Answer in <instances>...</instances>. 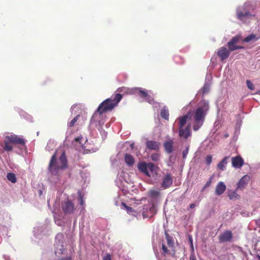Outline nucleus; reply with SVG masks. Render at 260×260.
I'll return each instance as SVG.
<instances>
[{
  "mask_svg": "<svg viewBox=\"0 0 260 260\" xmlns=\"http://www.w3.org/2000/svg\"><path fill=\"white\" fill-rule=\"evenodd\" d=\"M68 167V161L65 153L60 155L56 151L51 157L48 165V180L52 183H57L62 177Z\"/></svg>",
  "mask_w": 260,
  "mask_h": 260,
  "instance_id": "nucleus-1",
  "label": "nucleus"
},
{
  "mask_svg": "<svg viewBox=\"0 0 260 260\" xmlns=\"http://www.w3.org/2000/svg\"><path fill=\"white\" fill-rule=\"evenodd\" d=\"M209 109L208 101L203 99L198 104L196 109L192 114L194 131H197L203 125Z\"/></svg>",
  "mask_w": 260,
  "mask_h": 260,
  "instance_id": "nucleus-2",
  "label": "nucleus"
},
{
  "mask_svg": "<svg viewBox=\"0 0 260 260\" xmlns=\"http://www.w3.org/2000/svg\"><path fill=\"white\" fill-rule=\"evenodd\" d=\"M256 16L254 8L249 2L238 7L236 9V18L243 23H248Z\"/></svg>",
  "mask_w": 260,
  "mask_h": 260,
  "instance_id": "nucleus-3",
  "label": "nucleus"
},
{
  "mask_svg": "<svg viewBox=\"0 0 260 260\" xmlns=\"http://www.w3.org/2000/svg\"><path fill=\"white\" fill-rule=\"evenodd\" d=\"M106 117V116L105 114L100 111H99V110L97 109L91 117L89 125V129L90 130L92 129L90 133L92 137H93L94 135L93 129L95 127L100 132L102 139L105 140L106 139L107 137V133L102 128V126L105 121Z\"/></svg>",
  "mask_w": 260,
  "mask_h": 260,
  "instance_id": "nucleus-4",
  "label": "nucleus"
},
{
  "mask_svg": "<svg viewBox=\"0 0 260 260\" xmlns=\"http://www.w3.org/2000/svg\"><path fill=\"white\" fill-rule=\"evenodd\" d=\"M73 144L77 149L84 153L94 152L99 149L98 146H92L91 144L88 142L87 139L81 135L75 139Z\"/></svg>",
  "mask_w": 260,
  "mask_h": 260,
  "instance_id": "nucleus-5",
  "label": "nucleus"
},
{
  "mask_svg": "<svg viewBox=\"0 0 260 260\" xmlns=\"http://www.w3.org/2000/svg\"><path fill=\"white\" fill-rule=\"evenodd\" d=\"M134 93L145 101L153 105L154 108L158 109L160 108V104L155 102L154 100L153 93L151 90H146L141 87H135L132 89Z\"/></svg>",
  "mask_w": 260,
  "mask_h": 260,
  "instance_id": "nucleus-6",
  "label": "nucleus"
},
{
  "mask_svg": "<svg viewBox=\"0 0 260 260\" xmlns=\"http://www.w3.org/2000/svg\"><path fill=\"white\" fill-rule=\"evenodd\" d=\"M122 99V95L120 93H117L114 96H111L110 98L104 100L99 106L98 109L99 111L105 114L108 111H111Z\"/></svg>",
  "mask_w": 260,
  "mask_h": 260,
  "instance_id": "nucleus-7",
  "label": "nucleus"
},
{
  "mask_svg": "<svg viewBox=\"0 0 260 260\" xmlns=\"http://www.w3.org/2000/svg\"><path fill=\"white\" fill-rule=\"evenodd\" d=\"M61 209L66 215H73L76 210L74 203L68 199H65L62 202Z\"/></svg>",
  "mask_w": 260,
  "mask_h": 260,
  "instance_id": "nucleus-8",
  "label": "nucleus"
},
{
  "mask_svg": "<svg viewBox=\"0 0 260 260\" xmlns=\"http://www.w3.org/2000/svg\"><path fill=\"white\" fill-rule=\"evenodd\" d=\"M138 169L145 175L150 177V173H153L155 172V167L153 164L145 162H140L138 165Z\"/></svg>",
  "mask_w": 260,
  "mask_h": 260,
  "instance_id": "nucleus-9",
  "label": "nucleus"
},
{
  "mask_svg": "<svg viewBox=\"0 0 260 260\" xmlns=\"http://www.w3.org/2000/svg\"><path fill=\"white\" fill-rule=\"evenodd\" d=\"M118 180L121 182V184L119 186V187H124L125 189H122L123 190H125L127 192H129V191L128 189L127 185L131 181L129 178V175L127 173L122 171L118 175Z\"/></svg>",
  "mask_w": 260,
  "mask_h": 260,
  "instance_id": "nucleus-10",
  "label": "nucleus"
},
{
  "mask_svg": "<svg viewBox=\"0 0 260 260\" xmlns=\"http://www.w3.org/2000/svg\"><path fill=\"white\" fill-rule=\"evenodd\" d=\"M8 140L10 141L13 144H17L20 145L22 147H25L26 141L22 136H19L14 134L6 136Z\"/></svg>",
  "mask_w": 260,
  "mask_h": 260,
  "instance_id": "nucleus-11",
  "label": "nucleus"
},
{
  "mask_svg": "<svg viewBox=\"0 0 260 260\" xmlns=\"http://www.w3.org/2000/svg\"><path fill=\"white\" fill-rule=\"evenodd\" d=\"M250 180V177L248 175L243 176L237 184V190H243L247 185Z\"/></svg>",
  "mask_w": 260,
  "mask_h": 260,
  "instance_id": "nucleus-12",
  "label": "nucleus"
},
{
  "mask_svg": "<svg viewBox=\"0 0 260 260\" xmlns=\"http://www.w3.org/2000/svg\"><path fill=\"white\" fill-rule=\"evenodd\" d=\"M179 136L183 140H186L191 136L190 130V125H188L183 128L179 129Z\"/></svg>",
  "mask_w": 260,
  "mask_h": 260,
  "instance_id": "nucleus-13",
  "label": "nucleus"
},
{
  "mask_svg": "<svg viewBox=\"0 0 260 260\" xmlns=\"http://www.w3.org/2000/svg\"><path fill=\"white\" fill-rule=\"evenodd\" d=\"M173 179L172 175L170 173L167 174L163 178L161 186L163 189H166L172 184Z\"/></svg>",
  "mask_w": 260,
  "mask_h": 260,
  "instance_id": "nucleus-14",
  "label": "nucleus"
},
{
  "mask_svg": "<svg viewBox=\"0 0 260 260\" xmlns=\"http://www.w3.org/2000/svg\"><path fill=\"white\" fill-rule=\"evenodd\" d=\"M229 49L225 47H222L217 52L218 56L222 61L227 59L230 55Z\"/></svg>",
  "mask_w": 260,
  "mask_h": 260,
  "instance_id": "nucleus-15",
  "label": "nucleus"
},
{
  "mask_svg": "<svg viewBox=\"0 0 260 260\" xmlns=\"http://www.w3.org/2000/svg\"><path fill=\"white\" fill-rule=\"evenodd\" d=\"M240 36H237L233 37L231 40L228 42V46L230 51H233L235 50L242 49L243 47L239 46V47H233L232 45L233 44H237L240 41Z\"/></svg>",
  "mask_w": 260,
  "mask_h": 260,
  "instance_id": "nucleus-16",
  "label": "nucleus"
},
{
  "mask_svg": "<svg viewBox=\"0 0 260 260\" xmlns=\"http://www.w3.org/2000/svg\"><path fill=\"white\" fill-rule=\"evenodd\" d=\"M232 163L234 168L240 169L243 166L244 160L240 156H236L232 158Z\"/></svg>",
  "mask_w": 260,
  "mask_h": 260,
  "instance_id": "nucleus-17",
  "label": "nucleus"
},
{
  "mask_svg": "<svg viewBox=\"0 0 260 260\" xmlns=\"http://www.w3.org/2000/svg\"><path fill=\"white\" fill-rule=\"evenodd\" d=\"M226 188L223 182L220 181L218 183L215 188V194L217 196L221 195Z\"/></svg>",
  "mask_w": 260,
  "mask_h": 260,
  "instance_id": "nucleus-18",
  "label": "nucleus"
},
{
  "mask_svg": "<svg viewBox=\"0 0 260 260\" xmlns=\"http://www.w3.org/2000/svg\"><path fill=\"white\" fill-rule=\"evenodd\" d=\"M232 238V233L231 231H225L221 234L219 237V240L222 242L230 241Z\"/></svg>",
  "mask_w": 260,
  "mask_h": 260,
  "instance_id": "nucleus-19",
  "label": "nucleus"
},
{
  "mask_svg": "<svg viewBox=\"0 0 260 260\" xmlns=\"http://www.w3.org/2000/svg\"><path fill=\"white\" fill-rule=\"evenodd\" d=\"M160 143L154 141H148L146 142L147 148L149 149L157 150L159 148Z\"/></svg>",
  "mask_w": 260,
  "mask_h": 260,
  "instance_id": "nucleus-20",
  "label": "nucleus"
},
{
  "mask_svg": "<svg viewBox=\"0 0 260 260\" xmlns=\"http://www.w3.org/2000/svg\"><path fill=\"white\" fill-rule=\"evenodd\" d=\"M155 207L153 205H152L151 207H149V211H144L142 212V215L144 218H150L152 217L155 213Z\"/></svg>",
  "mask_w": 260,
  "mask_h": 260,
  "instance_id": "nucleus-21",
  "label": "nucleus"
},
{
  "mask_svg": "<svg viewBox=\"0 0 260 260\" xmlns=\"http://www.w3.org/2000/svg\"><path fill=\"white\" fill-rule=\"evenodd\" d=\"M189 114H187L183 116L179 117V129L185 127L184 125L186 124L187 121L189 119Z\"/></svg>",
  "mask_w": 260,
  "mask_h": 260,
  "instance_id": "nucleus-22",
  "label": "nucleus"
},
{
  "mask_svg": "<svg viewBox=\"0 0 260 260\" xmlns=\"http://www.w3.org/2000/svg\"><path fill=\"white\" fill-rule=\"evenodd\" d=\"M11 144L10 141H9L8 138L6 136L4 140V150L7 152L12 151L13 150V146Z\"/></svg>",
  "mask_w": 260,
  "mask_h": 260,
  "instance_id": "nucleus-23",
  "label": "nucleus"
},
{
  "mask_svg": "<svg viewBox=\"0 0 260 260\" xmlns=\"http://www.w3.org/2000/svg\"><path fill=\"white\" fill-rule=\"evenodd\" d=\"M124 159L125 164L128 166H132L135 162L134 157L129 154L126 153L124 155Z\"/></svg>",
  "mask_w": 260,
  "mask_h": 260,
  "instance_id": "nucleus-24",
  "label": "nucleus"
},
{
  "mask_svg": "<svg viewBox=\"0 0 260 260\" xmlns=\"http://www.w3.org/2000/svg\"><path fill=\"white\" fill-rule=\"evenodd\" d=\"M259 38L260 35L257 36L254 34H251L245 38V39L243 40V41L246 43H248L252 41H257L259 39Z\"/></svg>",
  "mask_w": 260,
  "mask_h": 260,
  "instance_id": "nucleus-25",
  "label": "nucleus"
},
{
  "mask_svg": "<svg viewBox=\"0 0 260 260\" xmlns=\"http://www.w3.org/2000/svg\"><path fill=\"white\" fill-rule=\"evenodd\" d=\"M229 158V157L228 156L224 157L218 164L217 168L221 171H224L226 168Z\"/></svg>",
  "mask_w": 260,
  "mask_h": 260,
  "instance_id": "nucleus-26",
  "label": "nucleus"
},
{
  "mask_svg": "<svg viewBox=\"0 0 260 260\" xmlns=\"http://www.w3.org/2000/svg\"><path fill=\"white\" fill-rule=\"evenodd\" d=\"M210 83L206 82L203 87L201 89L200 92L202 93V96H204L208 93L210 90Z\"/></svg>",
  "mask_w": 260,
  "mask_h": 260,
  "instance_id": "nucleus-27",
  "label": "nucleus"
},
{
  "mask_svg": "<svg viewBox=\"0 0 260 260\" xmlns=\"http://www.w3.org/2000/svg\"><path fill=\"white\" fill-rule=\"evenodd\" d=\"M164 147L166 152L171 153L173 151V141L170 140L164 143Z\"/></svg>",
  "mask_w": 260,
  "mask_h": 260,
  "instance_id": "nucleus-28",
  "label": "nucleus"
},
{
  "mask_svg": "<svg viewBox=\"0 0 260 260\" xmlns=\"http://www.w3.org/2000/svg\"><path fill=\"white\" fill-rule=\"evenodd\" d=\"M64 250L63 246L62 244H58L56 242L55 244V253L56 255L58 256L63 253V251Z\"/></svg>",
  "mask_w": 260,
  "mask_h": 260,
  "instance_id": "nucleus-29",
  "label": "nucleus"
},
{
  "mask_svg": "<svg viewBox=\"0 0 260 260\" xmlns=\"http://www.w3.org/2000/svg\"><path fill=\"white\" fill-rule=\"evenodd\" d=\"M161 117L165 120H169V110L167 107L164 106L160 111Z\"/></svg>",
  "mask_w": 260,
  "mask_h": 260,
  "instance_id": "nucleus-30",
  "label": "nucleus"
},
{
  "mask_svg": "<svg viewBox=\"0 0 260 260\" xmlns=\"http://www.w3.org/2000/svg\"><path fill=\"white\" fill-rule=\"evenodd\" d=\"M121 208H123L124 209L126 210L127 212L131 214H132L133 215H135L136 211H134V210L133 209V208L131 207L127 206L124 203L121 202Z\"/></svg>",
  "mask_w": 260,
  "mask_h": 260,
  "instance_id": "nucleus-31",
  "label": "nucleus"
},
{
  "mask_svg": "<svg viewBox=\"0 0 260 260\" xmlns=\"http://www.w3.org/2000/svg\"><path fill=\"white\" fill-rule=\"evenodd\" d=\"M228 197L232 200H236L239 199V196L235 191H229Z\"/></svg>",
  "mask_w": 260,
  "mask_h": 260,
  "instance_id": "nucleus-32",
  "label": "nucleus"
},
{
  "mask_svg": "<svg viewBox=\"0 0 260 260\" xmlns=\"http://www.w3.org/2000/svg\"><path fill=\"white\" fill-rule=\"evenodd\" d=\"M53 214L54 221H55V223L59 226H61L62 225V224L63 223V221L61 219H59L58 218V216L57 214V213L55 212L54 210L53 211Z\"/></svg>",
  "mask_w": 260,
  "mask_h": 260,
  "instance_id": "nucleus-33",
  "label": "nucleus"
},
{
  "mask_svg": "<svg viewBox=\"0 0 260 260\" xmlns=\"http://www.w3.org/2000/svg\"><path fill=\"white\" fill-rule=\"evenodd\" d=\"M160 192L157 190L152 189L149 192V196L152 198H157L159 196Z\"/></svg>",
  "mask_w": 260,
  "mask_h": 260,
  "instance_id": "nucleus-34",
  "label": "nucleus"
},
{
  "mask_svg": "<svg viewBox=\"0 0 260 260\" xmlns=\"http://www.w3.org/2000/svg\"><path fill=\"white\" fill-rule=\"evenodd\" d=\"M7 178L8 180L12 183H15L16 182V177L15 174L13 173H9L7 174Z\"/></svg>",
  "mask_w": 260,
  "mask_h": 260,
  "instance_id": "nucleus-35",
  "label": "nucleus"
},
{
  "mask_svg": "<svg viewBox=\"0 0 260 260\" xmlns=\"http://www.w3.org/2000/svg\"><path fill=\"white\" fill-rule=\"evenodd\" d=\"M166 236L167 241V244L168 245L169 247L173 248L174 244L173 238L169 236V235L167 233H166Z\"/></svg>",
  "mask_w": 260,
  "mask_h": 260,
  "instance_id": "nucleus-36",
  "label": "nucleus"
},
{
  "mask_svg": "<svg viewBox=\"0 0 260 260\" xmlns=\"http://www.w3.org/2000/svg\"><path fill=\"white\" fill-rule=\"evenodd\" d=\"M78 199H79V204L81 206H82V208H81V210H83L84 209V200H83V196L81 194V192L79 191L78 192Z\"/></svg>",
  "mask_w": 260,
  "mask_h": 260,
  "instance_id": "nucleus-37",
  "label": "nucleus"
},
{
  "mask_svg": "<svg viewBox=\"0 0 260 260\" xmlns=\"http://www.w3.org/2000/svg\"><path fill=\"white\" fill-rule=\"evenodd\" d=\"M80 117V115L78 114L75 118H74L72 120H71L69 122L68 126L70 127L73 126L75 125V123L77 122L79 117Z\"/></svg>",
  "mask_w": 260,
  "mask_h": 260,
  "instance_id": "nucleus-38",
  "label": "nucleus"
},
{
  "mask_svg": "<svg viewBox=\"0 0 260 260\" xmlns=\"http://www.w3.org/2000/svg\"><path fill=\"white\" fill-rule=\"evenodd\" d=\"M63 235L61 233L58 234L56 236V243L62 244Z\"/></svg>",
  "mask_w": 260,
  "mask_h": 260,
  "instance_id": "nucleus-39",
  "label": "nucleus"
},
{
  "mask_svg": "<svg viewBox=\"0 0 260 260\" xmlns=\"http://www.w3.org/2000/svg\"><path fill=\"white\" fill-rule=\"evenodd\" d=\"M159 154L158 153L152 154L151 156V158L154 161H157L159 160Z\"/></svg>",
  "mask_w": 260,
  "mask_h": 260,
  "instance_id": "nucleus-40",
  "label": "nucleus"
},
{
  "mask_svg": "<svg viewBox=\"0 0 260 260\" xmlns=\"http://www.w3.org/2000/svg\"><path fill=\"white\" fill-rule=\"evenodd\" d=\"M246 84H247V86L248 88L249 89H250L251 90L254 89V85H253V83L250 81L247 80L246 81Z\"/></svg>",
  "mask_w": 260,
  "mask_h": 260,
  "instance_id": "nucleus-41",
  "label": "nucleus"
},
{
  "mask_svg": "<svg viewBox=\"0 0 260 260\" xmlns=\"http://www.w3.org/2000/svg\"><path fill=\"white\" fill-rule=\"evenodd\" d=\"M188 149H189V146H187L186 147V149L185 150H184L182 152V157L185 159L186 158V156H187V155L188 154Z\"/></svg>",
  "mask_w": 260,
  "mask_h": 260,
  "instance_id": "nucleus-42",
  "label": "nucleus"
},
{
  "mask_svg": "<svg viewBox=\"0 0 260 260\" xmlns=\"http://www.w3.org/2000/svg\"><path fill=\"white\" fill-rule=\"evenodd\" d=\"M212 160V157L211 155H208L206 158V162L208 165H209Z\"/></svg>",
  "mask_w": 260,
  "mask_h": 260,
  "instance_id": "nucleus-43",
  "label": "nucleus"
},
{
  "mask_svg": "<svg viewBox=\"0 0 260 260\" xmlns=\"http://www.w3.org/2000/svg\"><path fill=\"white\" fill-rule=\"evenodd\" d=\"M79 109V105H74L71 107V110L73 113V111H76V110Z\"/></svg>",
  "mask_w": 260,
  "mask_h": 260,
  "instance_id": "nucleus-44",
  "label": "nucleus"
},
{
  "mask_svg": "<svg viewBox=\"0 0 260 260\" xmlns=\"http://www.w3.org/2000/svg\"><path fill=\"white\" fill-rule=\"evenodd\" d=\"M212 179V177H210L209 180L206 182V183L204 186V188L207 187L210 185V184L211 183Z\"/></svg>",
  "mask_w": 260,
  "mask_h": 260,
  "instance_id": "nucleus-45",
  "label": "nucleus"
},
{
  "mask_svg": "<svg viewBox=\"0 0 260 260\" xmlns=\"http://www.w3.org/2000/svg\"><path fill=\"white\" fill-rule=\"evenodd\" d=\"M103 260H111V255L110 254H107L104 257Z\"/></svg>",
  "mask_w": 260,
  "mask_h": 260,
  "instance_id": "nucleus-46",
  "label": "nucleus"
},
{
  "mask_svg": "<svg viewBox=\"0 0 260 260\" xmlns=\"http://www.w3.org/2000/svg\"><path fill=\"white\" fill-rule=\"evenodd\" d=\"M162 249L163 252H164V253H168V250L166 246L164 244H162Z\"/></svg>",
  "mask_w": 260,
  "mask_h": 260,
  "instance_id": "nucleus-47",
  "label": "nucleus"
},
{
  "mask_svg": "<svg viewBox=\"0 0 260 260\" xmlns=\"http://www.w3.org/2000/svg\"><path fill=\"white\" fill-rule=\"evenodd\" d=\"M190 260H197L194 253H192L190 256Z\"/></svg>",
  "mask_w": 260,
  "mask_h": 260,
  "instance_id": "nucleus-48",
  "label": "nucleus"
},
{
  "mask_svg": "<svg viewBox=\"0 0 260 260\" xmlns=\"http://www.w3.org/2000/svg\"><path fill=\"white\" fill-rule=\"evenodd\" d=\"M189 241H190L191 247L192 250H193L192 240V238L191 237H189Z\"/></svg>",
  "mask_w": 260,
  "mask_h": 260,
  "instance_id": "nucleus-49",
  "label": "nucleus"
},
{
  "mask_svg": "<svg viewBox=\"0 0 260 260\" xmlns=\"http://www.w3.org/2000/svg\"><path fill=\"white\" fill-rule=\"evenodd\" d=\"M50 145H51V144L50 143H48L47 146H46V149L47 150H48V151L50 150V149L51 148V147L49 146Z\"/></svg>",
  "mask_w": 260,
  "mask_h": 260,
  "instance_id": "nucleus-50",
  "label": "nucleus"
},
{
  "mask_svg": "<svg viewBox=\"0 0 260 260\" xmlns=\"http://www.w3.org/2000/svg\"><path fill=\"white\" fill-rule=\"evenodd\" d=\"M59 260H72V258L71 257H67L66 258H63Z\"/></svg>",
  "mask_w": 260,
  "mask_h": 260,
  "instance_id": "nucleus-51",
  "label": "nucleus"
},
{
  "mask_svg": "<svg viewBox=\"0 0 260 260\" xmlns=\"http://www.w3.org/2000/svg\"><path fill=\"white\" fill-rule=\"evenodd\" d=\"M211 78V75H207L206 76V80L208 79L209 81H210V79Z\"/></svg>",
  "mask_w": 260,
  "mask_h": 260,
  "instance_id": "nucleus-52",
  "label": "nucleus"
},
{
  "mask_svg": "<svg viewBox=\"0 0 260 260\" xmlns=\"http://www.w3.org/2000/svg\"><path fill=\"white\" fill-rule=\"evenodd\" d=\"M195 206H196V205L194 204H191L189 205V208L191 209H192V208H194Z\"/></svg>",
  "mask_w": 260,
  "mask_h": 260,
  "instance_id": "nucleus-53",
  "label": "nucleus"
},
{
  "mask_svg": "<svg viewBox=\"0 0 260 260\" xmlns=\"http://www.w3.org/2000/svg\"><path fill=\"white\" fill-rule=\"evenodd\" d=\"M34 235H35L36 237H37V236H38V234H37V232H36V228H35V230H34Z\"/></svg>",
  "mask_w": 260,
  "mask_h": 260,
  "instance_id": "nucleus-54",
  "label": "nucleus"
},
{
  "mask_svg": "<svg viewBox=\"0 0 260 260\" xmlns=\"http://www.w3.org/2000/svg\"><path fill=\"white\" fill-rule=\"evenodd\" d=\"M233 47H239V46L237 45V44H233L232 45Z\"/></svg>",
  "mask_w": 260,
  "mask_h": 260,
  "instance_id": "nucleus-55",
  "label": "nucleus"
},
{
  "mask_svg": "<svg viewBox=\"0 0 260 260\" xmlns=\"http://www.w3.org/2000/svg\"><path fill=\"white\" fill-rule=\"evenodd\" d=\"M143 209H144V210H147V209H148V207H147V206H146L145 207H144V208H143Z\"/></svg>",
  "mask_w": 260,
  "mask_h": 260,
  "instance_id": "nucleus-56",
  "label": "nucleus"
},
{
  "mask_svg": "<svg viewBox=\"0 0 260 260\" xmlns=\"http://www.w3.org/2000/svg\"><path fill=\"white\" fill-rule=\"evenodd\" d=\"M115 205H116V206H118V203H117V201L115 202Z\"/></svg>",
  "mask_w": 260,
  "mask_h": 260,
  "instance_id": "nucleus-57",
  "label": "nucleus"
},
{
  "mask_svg": "<svg viewBox=\"0 0 260 260\" xmlns=\"http://www.w3.org/2000/svg\"><path fill=\"white\" fill-rule=\"evenodd\" d=\"M225 137H229V135H228V134L225 135Z\"/></svg>",
  "mask_w": 260,
  "mask_h": 260,
  "instance_id": "nucleus-58",
  "label": "nucleus"
},
{
  "mask_svg": "<svg viewBox=\"0 0 260 260\" xmlns=\"http://www.w3.org/2000/svg\"><path fill=\"white\" fill-rule=\"evenodd\" d=\"M257 93L260 95V90H259V91H258L257 92Z\"/></svg>",
  "mask_w": 260,
  "mask_h": 260,
  "instance_id": "nucleus-59",
  "label": "nucleus"
},
{
  "mask_svg": "<svg viewBox=\"0 0 260 260\" xmlns=\"http://www.w3.org/2000/svg\"><path fill=\"white\" fill-rule=\"evenodd\" d=\"M241 124V121H240L239 125Z\"/></svg>",
  "mask_w": 260,
  "mask_h": 260,
  "instance_id": "nucleus-60",
  "label": "nucleus"
},
{
  "mask_svg": "<svg viewBox=\"0 0 260 260\" xmlns=\"http://www.w3.org/2000/svg\"><path fill=\"white\" fill-rule=\"evenodd\" d=\"M20 115H21V116H23V114H22V113H20Z\"/></svg>",
  "mask_w": 260,
  "mask_h": 260,
  "instance_id": "nucleus-61",
  "label": "nucleus"
},
{
  "mask_svg": "<svg viewBox=\"0 0 260 260\" xmlns=\"http://www.w3.org/2000/svg\"><path fill=\"white\" fill-rule=\"evenodd\" d=\"M41 193H42V191H40V194H41Z\"/></svg>",
  "mask_w": 260,
  "mask_h": 260,
  "instance_id": "nucleus-62",
  "label": "nucleus"
},
{
  "mask_svg": "<svg viewBox=\"0 0 260 260\" xmlns=\"http://www.w3.org/2000/svg\"><path fill=\"white\" fill-rule=\"evenodd\" d=\"M170 158L171 159L172 158V156H171Z\"/></svg>",
  "mask_w": 260,
  "mask_h": 260,
  "instance_id": "nucleus-63",
  "label": "nucleus"
},
{
  "mask_svg": "<svg viewBox=\"0 0 260 260\" xmlns=\"http://www.w3.org/2000/svg\"><path fill=\"white\" fill-rule=\"evenodd\" d=\"M258 258H259V259H260V256H258Z\"/></svg>",
  "mask_w": 260,
  "mask_h": 260,
  "instance_id": "nucleus-64",
  "label": "nucleus"
}]
</instances>
